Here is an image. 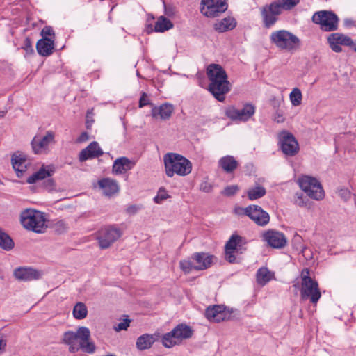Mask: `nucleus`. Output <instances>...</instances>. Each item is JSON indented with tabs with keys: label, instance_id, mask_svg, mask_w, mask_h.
<instances>
[{
	"label": "nucleus",
	"instance_id": "f257e3e1",
	"mask_svg": "<svg viewBox=\"0 0 356 356\" xmlns=\"http://www.w3.org/2000/svg\"><path fill=\"white\" fill-rule=\"evenodd\" d=\"M63 342L69 346L70 353H76L79 350L92 354L95 352L96 346L90 340V332L86 327H80L76 332L68 331L63 334Z\"/></svg>",
	"mask_w": 356,
	"mask_h": 356
},
{
	"label": "nucleus",
	"instance_id": "f03ea898",
	"mask_svg": "<svg viewBox=\"0 0 356 356\" xmlns=\"http://www.w3.org/2000/svg\"><path fill=\"white\" fill-rule=\"evenodd\" d=\"M165 170L168 177H172L175 175L179 176H186L191 172V162L177 153H168L163 156Z\"/></svg>",
	"mask_w": 356,
	"mask_h": 356
},
{
	"label": "nucleus",
	"instance_id": "7ed1b4c3",
	"mask_svg": "<svg viewBox=\"0 0 356 356\" xmlns=\"http://www.w3.org/2000/svg\"><path fill=\"white\" fill-rule=\"evenodd\" d=\"M217 259L214 255L200 252L193 253L188 259L180 261L179 267L185 273L188 274L193 270H204L209 268Z\"/></svg>",
	"mask_w": 356,
	"mask_h": 356
},
{
	"label": "nucleus",
	"instance_id": "20e7f679",
	"mask_svg": "<svg viewBox=\"0 0 356 356\" xmlns=\"http://www.w3.org/2000/svg\"><path fill=\"white\" fill-rule=\"evenodd\" d=\"M300 278L301 300H309L312 304L316 305L321 297L318 283L310 276V272L308 268L302 269Z\"/></svg>",
	"mask_w": 356,
	"mask_h": 356
},
{
	"label": "nucleus",
	"instance_id": "39448f33",
	"mask_svg": "<svg viewBox=\"0 0 356 356\" xmlns=\"http://www.w3.org/2000/svg\"><path fill=\"white\" fill-rule=\"evenodd\" d=\"M20 222L25 229L36 233L44 232L47 227L44 213L32 209H25L21 213Z\"/></svg>",
	"mask_w": 356,
	"mask_h": 356
},
{
	"label": "nucleus",
	"instance_id": "423d86ee",
	"mask_svg": "<svg viewBox=\"0 0 356 356\" xmlns=\"http://www.w3.org/2000/svg\"><path fill=\"white\" fill-rule=\"evenodd\" d=\"M270 41L278 49L292 51L298 49L300 44V39L286 30L273 31L270 36Z\"/></svg>",
	"mask_w": 356,
	"mask_h": 356
},
{
	"label": "nucleus",
	"instance_id": "0eeeda50",
	"mask_svg": "<svg viewBox=\"0 0 356 356\" xmlns=\"http://www.w3.org/2000/svg\"><path fill=\"white\" fill-rule=\"evenodd\" d=\"M193 334V330L190 326L181 323L163 336L162 343L165 348H170L183 340L191 338Z\"/></svg>",
	"mask_w": 356,
	"mask_h": 356
},
{
	"label": "nucleus",
	"instance_id": "6e6552de",
	"mask_svg": "<svg viewBox=\"0 0 356 356\" xmlns=\"http://www.w3.org/2000/svg\"><path fill=\"white\" fill-rule=\"evenodd\" d=\"M246 243L245 238L238 234H232L225 245V260L231 264L236 262V256L246 250Z\"/></svg>",
	"mask_w": 356,
	"mask_h": 356
},
{
	"label": "nucleus",
	"instance_id": "1a4fd4ad",
	"mask_svg": "<svg viewBox=\"0 0 356 356\" xmlns=\"http://www.w3.org/2000/svg\"><path fill=\"white\" fill-rule=\"evenodd\" d=\"M299 185L307 195L315 200H321L325 197V192L321 183L314 177L302 176L299 179Z\"/></svg>",
	"mask_w": 356,
	"mask_h": 356
},
{
	"label": "nucleus",
	"instance_id": "9d476101",
	"mask_svg": "<svg viewBox=\"0 0 356 356\" xmlns=\"http://www.w3.org/2000/svg\"><path fill=\"white\" fill-rule=\"evenodd\" d=\"M312 21L314 23L318 24L321 29L324 31H334L338 28L339 18L332 11H317L313 15Z\"/></svg>",
	"mask_w": 356,
	"mask_h": 356
},
{
	"label": "nucleus",
	"instance_id": "9b49d317",
	"mask_svg": "<svg viewBox=\"0 0 356 356\" xmlns=\"http://www.w3.org/2000/svg\"><path fill=\"white\" fill-rule=\"evenodd\" d=\"M55 134L53 131H49L43 136L36 135L31 141V147L33 152L36 154L47 153L49 146L55 143Z\"/></svg>",
	"mask_w": 356,
	"mask_h": 356
},
{
	"label": "nucleus",
	"instance_id": "f8f14e48",
	"mask_svg": "<svg viewBox=\"0 0 356 356\" xmlns=\"http://www.w3.org/2000/svg\"><path fill=\"white\" fill-rule=\"evenodd\" d=\"M121 232L114 227H105L102 228L97 236L99 246L102 249L108 248L113 243L121 236Z\"/></svg>",
	"mask_w": 356,
	"mask_h": 356
},
{
	"label": "nucleus",
	"instance_id": "ddd939ff",
	"mask_svg": "<svg viewBox=\"0 0 356 356\" xmlns=\"http://www.w3.org/2000/svg\"><path fill=\"white\" fill-rule=\"evenodd\" d=\"M201 13L208 17H214L227 8L226 0H202Z\"/></svg>",
	"mask_w": 356,
	"mask_h": 356
},
{
	"label": "nucleus",
	"instance_id": "4468645a",
	"mask_svg": "<svg viewBox=\"0 0 356 356\" xmlns=\"http://www.w3.org/2000/svg\"><path fill=\"white\" fill-rule=\"evenodd\" d=\"M281 149L285 155L293 156L298 154L299 145L292 134L282 131L279 135Z\"/></svg>",
	"mask_w": 356,
	"mask_h": 356
},
{
	"label": "nucleus",
	"instance_id": "2eb2a0df",
	"mask_svg": "<svg viewBox=\"0 0 356 356\" xmlns=\"http://www.w3.org/2000/svg\"><path fill=\"white\" fill-rule=\"evenodd\" d=\"M231 90V84L227 79H221L216 83L209 84V90L219 102H223L225 95Z\"/></svg>",
	"mask_w": 356,
	"mask_h": 356
},
{
	"label": "nucleus",
	"instance_id": "dca6fc26",
	"mask_svg": "<svg viewBox=\"0 0 356 356\" xmlns=\"http://www.w3.org/2000/svg\"><path fill=\"white\" fill-rule=\"evenodd\" d=\"M263 238L270 247L277 249L284 248L287 243L286 238L283 233L273 229L264 232Z\"/></svg>",
	"mask_w": 356,
	"mask_h": 356
},
{
	"label": "nucleus",
	"instance_id": "f3484780",
	"mask_svg": "<svg viewBox=\"0 0 356 356\" xmlns=\"http://www.w3.org/2000/svg\"><path fill=\"white\" fill-rule=\"evenodd\" d=\"M205 317L213 323H219L228 318L229 314L223 305H215L208 307L204 313Z\"/></svg>",
	"mask_w": 356,
	"mask_h": 356
},
{
	"label": "nucleus",
	"instance_id": "a211bd4d",
	"mask_svg": "<svg viewBox=\"0 0 356 356\" xmlns=\"http://www.w3.org/2000/svg\"><path fill=\"white\" fill-rule=\"evenodd\" d=\"M282 10L280 6L275 3H272L270 6L264 7L261 11L264 24L266 28H270L277 20V16L280 15Z\"/></svg>",
	"mask_w": 356,
	"mask_h": 356
},
{
	"label": "nucleus",
	"instance_id": "6ab92c4d",
	"mask_svg": "<svg viewBox=\"0 0 356 356\" xmlns=\"http://www.w3.org/2000/svg\"><path fill=\"white\" fill-rule=\"evenodd\" d=\"M327 41L332 50L337 53L342 51L341 45L351 46L353 43L350 37L339 33L330 34Z\"/></svg>",
	"mask_w": 356,
	"mask_h": 356
},
{
	"label": "nucleus",
	"instance_id": "aec40b11",
	"mask_svg": "<svg viewBox=\"0 0 356 356\" xmlns=\"http://www.w3.org/2000/svg\"><path fill=\"white\" fill-rule=\"evenodd\" d=\"M249 217L255 224L259 226L264 227L270 221L269 214L265 211L260 206L252 204L249 213Z\"/></svg>",
	"mask_w": 356,
	"mask_h": 356
},
{
	"label": "nucleus",
	"instance_id": "412c9836",
	"mask_svg": "<svg viewBox=\"0 0 356 356\" xmlns=\"http://www.w3.org/2000/svg\"><path fill=\"white\" fill-rule=\"evenodd\" d=\"M14 276L17 280L28 282L38 280L41 277V273L34 268L19 267L14 270Z\"/></svg>",
	"mask_w": 356,
	"mask_h": 356
},
{
	"label": "nucleus",
	"instance_id": "4be33fe9",
	"mask_svg": "<svg viewBox=\"0 0 356 356\" xmlns=\"http://www.w3.org/2000/svg\"><path fill=\"white\" fill-rule=\"evenodd\" d=\"M103 154V151L98 143L93 141L79 153V159L81 162L86 160L97 158Z\"/></svg>",
	"mask_w": 356,
	"mask_h": 356
},
{
	"label": "nucleus",
	"instance_id": "5701e85b",
	"mask_svg": "<svg viewBox=\"0 0 356 356\" xmlns=\"http://www.w3.org/2000/svg\"><path fill=\"white\" fill-rule=\"evenodd\" d=\"M31 163L25 155L22 154H15L12 156V165L17 177H22L24 173L30 166Z\"/></svg>",
	"mask_w": 356,
	"mask_h": 356
},
{
	"label": "nucleus",
	"instance_id": "b1692460",
	"mask_svg": "<svg viewBox=\"0 0 356 356\" xmlns=\"http://www.w3.org/2000/svg\"><path fill=\"white\" fill-rule=\"evenodd\" d=\"M207 74L209 83H216L221 79H227L225 70L218 64H211L207 67Z\"/></svg>",
	"mask_w": 356,
	"mask_h": 356
},
{
	"label": "nucleus",
	"instance_id": "393cba45",
	"mask_svg": "<svg viewBox=\"0 0 356 356\" xmlns=\"http://www.w3.org/2000/svg\"><path fill=\"white\" fill-rule=\"evenodd\" d=\"M135 165V162L127 157L122 156L117 159L113 165V172L116 175L125 173L132 169Z\"/></svg>",
	"mask_w": 356,
	"mask_h": 356
},
{
	"label": "nucleus",
	"instance_id": "a878e982",
	"mask_svg": "<svg viewBox=\"0 0 356 356\" xmlns=\"http://www.w3.org/2000/svg\"><path fill=\"white\" fill-rule=\"evenodd\" d=\"M98 184L107 196L117 193L120 189L118 182L111 178H104L98 181Z\"/></svg>",
	"mask_w": 356,
	"mask_h": 356
},
{
	"label": "nucleus",
	"instance_id": "bb28decb",
	"mask_svg": "<svg viewBox=\"0 0 356 356\" xmlns=\"http://www.w3.org/2000/svg\"><path fill=\"white\" fill-rule=\"evenodd\" d=\"M54 48V40L48 38H44L39 40L36 44L37 51L42 56H48L51 55L53 53Z\"/></svg>",
	"mask_w": 356,
	"mask_h": 356
},
{
	"label": "nucleus",
	"instance_id": "cd10ccee",
	"mask_svg": "<svg viewBox=\"0 0 356 356\" xmlns=\"http://www.w3.org/2000/svg\"><path fill=\"white\" fill-rule=\"evenodd\" d=\"M219 167L226 173H232L238 167V162L230 155L220 158L218 161Z\"/></svg>",
	"mask_w": 356,
	"mask_h": 356
},
{
	"label": "nucleus",
	"instance_id": "c85d7f7f",
	"mask_svg": "<svg viewBox=\"0 0 356 356\" xmlns=\"http://www.w3.org/2000/svg\"><path fill=\"white\" fill-rule=\"evenodd\" d=\"M53 170L49 166H42L38 171L32 174L28 179L27 182L29 184H34L37 181L42 180L47 177H50Z\"/></svg>",
	"mask_w": 356,
	"mask_h": 356
},
{
	"label": "nucleus",
	"instance_id": "c756f323",
	"mask_svg": "<svg viewBox=\"0 0 356 356\" xmlns=\"http://www.w3.org/2000/svg\"><path fill=\"white\" fill-rule=\"evenodd\" d=\"M236 22L235 19L231 17H225L214 24V29L218 32H225L235 28Z\"/></svg>",
	"mask_w": 356,
	"mask_h": 356
},
{
	"label": "nucleus",
	"instance_id": "7c9ffc66",
	"mask_svg": "<svg viewBox=\"0 0 356 356\" xmlns=\"http://www.w3.org/2000/svg\"><path fill=\"white\" fill-rule=\"evenodd\" d=\"M155 341V339L152 334H143L140 336L136 341V348L140 350L149 349L152 347Z\"/></svg>",
	"mask_w": 356,
	"mask_h": 356
},
{
	"label": "nucleus",
	"instance_id": "2f4dec72",
	"mask_svg": "<svg viewBox=\"0 0 356 356\" xmlns=\"http://www.w3.org/2000/svg\"><path fill=\"white\" fill-rule=\"evenodd\" d=\"M274 277V273L270 271L267 268H261L257 270V282L264 286L273 280Z\"/></svg>",
	"mask_w": 356,
	"mask_h": 356
},
{
	"label": "nucleus",
	"instance_id": "473e14b6",
	"mask_svg": "<svg viewBox=\"0 0 356 356\" xmlns=\"http://www.w3.org/2000/svg\"><path fill=\"white\" fill-rule=\"evenodd\" d=\"M266 193V188L259 184H257L254 187H251L247 191V196L248 199L252 201L264 197Z\"/></svg>",
	"mask_w": 356,
	"mask_h": 356
},
{
	"label": "nucleus",
	"instance_id": "72a5a7b5",
	"mask_svg": "<svg viewBox=\"0 0 356 356\" xmlns=\"http://www.w3.org/2000/svg\"><path fill=\"white\" fill-rule=\"evenodd\" d=\"M15 243L11 237L0 228V248L10 251L14 248Z\"/></svg>",
	"mask_w": 356,
	"mask_h": 356
},
{
	"label": "nucleus",
	"instance_id": "f704fd0d",
	"mask_svg": "<svg viewBox=\"0 0 356 356\" xmlns=\"http://www.w3.org/2000/svg\"><path fill=\"white\" fill-rule=\"evenodd\" d=\"M172 23L163 16H161L158 18L155 26L154 31L156 32H163L172 28Z\"/></svg>",
	"mask_w": 356,
	"mask_h": 356
},
{
	"label": "nucleus",
	"instance_id": "c9c22d12",
	"mask_svg": "<svg viewBox=\"0 0 356 356\" xmlns=\"http://www.w3.org/2000/svg\"><path fill=\"white\" fill-rule=\"evenodd\" d=\"M254 113H226L227 117L236 123L246 122L252 118Z\"/></svg>",
	"mask_w": 356,
	"mask_h": 356
},
{
	"label": "nucleus",
	"instance_id": "e433bc0d",
	"mask_svg": "<svg viewBox=\"0 0 356 356\" xmlns=\"http://www.w3.org/2000/svg\"><path fill=\"white\" fill-rule=\"evenodd\" d=\"M88 314L86 306L83 302H78L73 309V316L76 319H83Z\"/></svg>",
	"mask_w": 356,
	"mask_h": 356
},
{
	"label": "nucleus",
	"instance_id": "4c0bfd02",
	"mask_svg": "<svg viewBox=\"0 0 356 356\" xmlns=\"http://www.w3.org/2000/svg\"><path fill=\"white\" fill-rule=\"evenodd\" d=\"M290 101L293 106H299L302 102V95L300 90L294 88L289 95Z\"/></svg>",
	"mask_w": 356,
	"mask_h": 356
},
{
	"label": "nucleus",
	"instance_id": "58836bf2",
	"mask_svg": "<svg viewBox=\"0 0 356 356\" xmlns=\"http://www.w3.org/2000/svg\"><path fill=\"white\" fill-rule=\"evenodd\" d=\"M299 1L300 0H277V1H275L274 3L277 4L282 10V9L291 10L296 6Z\"/></svg>",
	"mask_w": 356,
	"mask_h": 356
},
{
	"label": "nucleus",
	"instance_id": "ea45409f",
	"mask_svg": "<svg viewBox=\"0 0 356 356\" xmlns=\"http://www.w3.org/2000/svg\"><path fill=\"white\" fill-rule=\"evenodd\" d=\"M170 197V195L168 193L166 189L163 187H161L156 195L154 198V201L156 204H161L163 201Z\"/></svg>",
	"mask_w": 356,
	"mask_h": 356
},
{
	"label": "nucleus",
	"instance_id": "a19ab883",
	"mask_svg": "<svg viewBox=\"0 0 356 356\" xmlns=\"http://www.w3.org/2000/svg\"><path fill=\"white\" fill-rule=\"evenodd\" d=\"M171 113H152L149 116L154 120H166L170 118Z\"/></svg>",
	"mask_w": 356,
	"mask_h": 356
},
{
	"label": "nucleus",
	"instance_id": "79ce46f5",
	"mask_svg": "<svg viewBox=\"0 0 356 356\" xmlns=\"http://www.w3.org/2000/svg\"><path fill=\"white\" fill-rule=\"evenodd\" d=\"M239 188L237 185H231L225 187L222 192V194L225 196H232L237 193Z\"/></svg>",
	"mask_w": 356,
	"mask_h": 356
},
{
	"label": "nucleus",
	"instance_id": "37998d69",
	"mask_svg": "<svg viewBox=\"0 0 356 356\" xmlns=\"http://www.w3.org/2000/svg\"><path fill=\"white\" fill-rule=\"evenodd\" d=\"M174 109L172 104L165 103L161 104L158 108L156 106L152 108V111H172Z\"/></svg>",
	"mask_w": 356,
	"mask_h": 356
},
{
	"label": "nucleus",
	"instance_id": "c03bdc74",
	"mask_svg": "<svg viewBox=\"0 0 356 356\" xmlns=\"http://www.w3.org/2000/svg\"><path fill=\"white\" fill-rule=\"evenodd\" d=\"M337 193L339 196L344 201L348 200L351 197V192L346 188H339Z\"/></svg>",
	"mask_w": 356,
	"mask_h": 356
},
{
	"label": "nucleus",
	"instance_id": "a18cd8bd",
	"mask_svg": "<svg viewBox=\"0 0 356 356\" xmlns=\"http://www.w3.org/2000/svg\"><path fill=\"white\" fill-rule=\"evenodd\" d=\"M294 203L300 207H305L307 204V202L302 194L298 193L295 195Z\"/></svg>",
	"mask_w": 356,
	"mask_h": 356
},
{
	"label": "nucleus",
	"instance_id": "49530a36",
	"mask_svg": "<svg viewBox=\"0 0 356 356\" xmlns=\"http://www.w3.org/2000/svg\"><path fill=\"white\" fill-rule=\"evenodd\" d=\"M251 209V205H249L246 207H236L234 209V213L238 216H248V213H249L250 210Z\"/></svg>",
	"mask_w": 356,
	"mask_h": 356
},
{
	"label": "nucleus",
	"instance_id": "de8ad7c7",
	"mask_svg": "<svg viewBox=\"0 0 356 356\" xmlns=\"http://www.w3.org/2000/svg\"><path fill=\"white\" fill-rule=\"evenodd\" d=\"M200 189L203 192L210 193L213 190V185L210 182L204 181L200 184Z\"/></svg>",
	"mask_w": 356,
	"mask_h": 356
},
{
	"label": "nucleus",
	"instance_id": "09e8293b",
	"mask_svg": "<svg viewBox=\"0 0 356 356\" xmlns=\"http://www.w3.org/2000/svg\"><path fill=\"white\" fill-rule=\"evenodd\" d=\"M130 321L128 319H124L123 321L119 323L117 326L115 327V330L116 331L125 330L129 326Z\"/></svg>",
	"mask_w": 356,
	"mask_h": 356
},
{
	"label": "nucleus",
	"instance_id": "8fccbe9b",
	"mask_svg": "<svg viewBox=\"0 0 356 356\" xmlns=\"http://www.w3.org/2000/svg\"><path fill=\"white\" fill-rule=\"evenodd\" d=\"M256 109L255 106L252 103H245L243 104V107L241 110L234 109L230 110L229 111H254Z\"/></svg>",
	"mask_w": 356,
	"mask_h": 356
},
{
	"label": "nucleus",
	"instance_id": "3c124183",
	"mask_svg": "<svg viewBox=\"0 0 356 356\" xmlns=\"http://www.w3.org/2000/svg\"><path fill=\"white\" fill-rule=\"evenodd\" d=\"M151 104L149 98L145 93H143L139 100V108H143L144 106Z\"/></svg>",
	"mask_w": 356,
	"mask_h": 356
},
{
	"label": "nucleus",
	"instance_id": "603ef678",
	"mask_svg": "<svg viewBox=\"0 0 356 356\" xmlns=\"http://www.w3.org/2000/svg\"><path fill=\"white\" fill-rule=\"evenodd\" d=\"M41 35L42 38H47V36L54 35V32L51 27L45 26L41 31Z\"/></svg>",
	"mask_w": 356,
	"mask_h": 356
},
{
	"label": "nucleus",
	"instance_id": "864d4df0",
	"mask_svg": "<svg viewBox=\"0 0 356 356\" xmlns=\"http://www.w3.org/2000/svg\"><path fill=\"white\" fill-rule=\"evenodd\" d=\"M273 119L277 123H282L285 120V117L282 113H275L273 117Z\"/></svg>",
	"mask_w": 356,
	"mask_h": 356
},
{
	"label": "nucleus",
	"instance_id": "5fc2aeb1",
	"mask_svg": "<svg viewBox=\"0 0 356 356\" xmlns=\"http://www.w3.org/2000/svg\"><path fill=\"white\" fill-rule=\"evenodd\" d=\"M89 139V136L87 132H83L77 138L78 143L86 142Z\"/></svg>",
	"mask_w": 356,
	"mask_h": 356
},
{
	"label": "nucleus",
	"instance_id": "6e6d98bb",
	"mask_svg": "<svg viewBox=\"0 0 356 356\" xmlns=\"http://www.w3.org/2000/svg\"><path fill=\"white\" fill-rule=\"evenodd\" d=\"M138 207L136 205H131L127 207V212L129 214H134L138 211Z\"/></svg>",
	"mask_w": 356,
	"mask_h": 356
},
{
	"label": "nucleus",
	"instance_id": "4d7b16f0",
	"mask_svg": "<svg viewBox=\"0 0 356 356\" xmlns=\"http://www.w3.org/2000/svg\"><path fill=\"white\" fill-rule=\"evenodd\" d=\"M24 49L26 51H29V49L32 50L31 40L29 38H26L24 40Z\"/></svg>",
	"mask_w": 356,
	"mask_h": 356
},
{
	"label": "nucleus",
	"instance_id": "13d9d810",
	"mask_svg": "<svg viewBox=\"0 0 356 356\" xmlns=\"http://www.w3.org/2000/svg\"><path fill=\"white\" fill-rule=\"evenodd\" d=\"M56 228H60L63 230H65L67 229V225L63 220L58 221L56 224Z\"/></svg>",
	"mask_w": 356,
	"mask_h": 356
},
{
	"label": "nucleus",
	"instance_id": "bf43d9fd",
	"mask_svg": "<svg viewBox=\"0 0 356 356\" xmlns=\"http://www.w3.org/2000/svg\"><path fill=\"white\" fill-rule=\"evenodd\" d=\"M6 346V341L3 339V337L0 335V350Z\"/></svg>",
	"mask_w": 356,
	"mask_h": 356
},
{
	"label": "nucleus",
	"instance_id": "052dcab7",
	"mask_svg": "<svg viewBox=\"0 0 356 356\" xmlns=\"http://www.w3.org/2000/svg\"><path fill=\"white\" fill-rule=\"evenodd\" d=\"M153 19H154V17L152 15H148V18H147V21L153 20Z\"/></svg>",
	"mask_w": 356,
	"mask_h": 356
},
{
	"label": "nucleus",
	"instance_id": "680f3d73",
	"mask_svg": "<svg viewBox=\"0 0 356 356\" xmlns=\"http://www.w3.org/2000/svg\"><path fill=\"white\" fill-rule=\"evenodd\" d=\"M88 118H89V115H87V118H88V120H87V122H86V127H87V128H88H88H89V127H90V125H89V121H88Z\"/></svg>",
	"mask_w": 356,
	"mask_h": 356
},
{
	"label": "nucleus",
	"instance_id": "e2e57ef3",
	"mask_svg": "<svg viewBox=\"0 0 356 356\" xmlns=\"http://www.w3.org/2000/svg\"><path fill=\"white\" fill-rule=\"evenodd\" d=\"M274 101H275V102H277L279 104H281V102H280V100H275V99Z\"/></svg>",
	"mask_w": 356,
	"mask_h": 356
},
{
	"label": "nucleus",
	"instance_id": "0e129e2a",
	"mask_svg": "<svg viewBox=\"0 0 356 356\" xmlns=\"http://www.w3.org/2000/svg\"><path fill=\"white\" fill-rule=\"evenodd\" d=\"M355 51L356 52V47L355 48Z\"/></svg>",
	"mask_w": 356,
	"mask_h": 356
}]
</instances>
